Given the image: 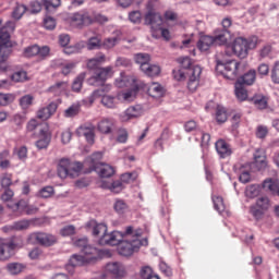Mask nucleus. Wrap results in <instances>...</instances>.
Instances as JSON below:
<instances>
[{"label":"nucleus","mask_w":279,"mask_h":279,"mask_svg":"<svg viewBox=\"0 0 279 279\" xmlns=\"http://www.w3.org/2000/svg\"><path fill=\"white\" fill-rule=\"evenodd\" d=\"M143 236V230L132 227V232L128 238H122V240L117 244L118 254L120 256H132L134 252H138L143 245H147V239L141 240Z\"/></svg>","instance_id":"1"},{"label":"nucleus","mask_w":279,"mask_h":279,"mask_svg":"<svg viewBox=\"0 0 279 279\" xmlns=\"http://www.w3.org/2000/svg\"><path fill=\"white\" fill-rule=\"evenodd\" d=\"M258 45V38L246 39L243 37H238L233 40V44L226 48L225 53L230 58L231 56H236L240 60H244L250 53V49H256Z\"/></svg>","instance_id":"2"},{"label":"nucleus","mask_w":279,"mask_h":279,"mask_svg":"<svg viewBox=\"0 0 279 279\" xmlns=\"http://www.w3.org/2000/svg\"><path fill=\"white\" fill-rule=\"evenodd\" d=\"M181 64V69L186 72L189 76L187 88L191 93H195L197 90V86H199V77L202 76V68L199 65H193L191 62V58L183 57L179 59Z\"/></svg>","instance_id":"3"},{"label":"nucleus","mask_w":279,"mask_h":279,"mask_svg":"<svg viewBox=\"0 0 279 279\" xmlns=\"http://www.w3.org/2000/svg\"><path fill=\"white\" fill-rule=\"evenodd\" d=\"M83 168L84 166L80 161L71 162L69 159H61L57 171L61 180H66V178H77Z\"/></svg>","instance_id":"4"},{"label":"nucleus","mask_w":279,"mask_h":279,"mask_svg":"<svg viewBox=\"0 0 279 279\" xmlns=\"http://www.w3.org/2000/svg\"><path fill=\"white\" fill-rule=\"evenodd\" d=\"M12 56V43L8 32L0 35V73L8 71V58Z\"/></svg>","instance_id":"5"},{"label":"nucleus","mask_w":279,"mask_h":279,"mask_svg":"<svg viewBox=\"0 0 279 279\" xmlns=\"http://www.w3.org/2000/svg\"><path fill=\"white\" fill-rule=\"evenodd\" d=\"M132 234V226L125 228L124 232L113 231L111 233L105 232L100 239H98L99 245H119L122 239H128Z\"/></svg>","instance_id":"6"},{"label":"nucleus","mask_w":279,"mask_h":279,"mask_svg":"<svg viewBox=\"0 0 279 279\" xmlns=\"http://www.w3.org/2000/svg\"><path fill=\"white\" fill-rule=\"evenodd\" d=\"M28 243L41 245L43 247H51L58 243V238L51 233L34 232L28 235Z\"/></svg>","instance_id":"7"},{"label":"nucleus","mask_w":279,"mask_h":279,"mask_svg":"<svg viewBox=\"0 0 279 279\" xmlns=\"http://www.w3.org/2000/svg\"><path fill=\"white\" fill-rule=\"evenodd\" d=\"M239 66H241V63H239L236 60H230L227 62L221 60L217 61V69H223L221 70V74L227 80H236L239 75Z\"/></svg>","instance_id":"8"},{"label":"nucleus","mask_w":279,"mask_h":279,"mask_svg":"<svg viewBox=\"0 0 279 279\" xmlns=\"http://www.w3.org/2000/svg\"><path fill=\"white\" fill-rule=\"evenodd\" d=\"M111 74L112 66L98 68L95 70L94 75L87 78V84L89 86H102Z\"/></svg>","instance_id":"9"},{"label":"nucleus","mask_w":279,"mask_h":279,"mask_svg":"<svg viewBox=\"0 0 279 279\" xmlns=\"http://www.w3.org/2000/svg\"><path fill=\"white\" fill-rule=\"evenodd\" d=\"M101 153H95L92 156L93 171H97L101 178H112L114 175V167L108 163H97L95 160H100Z\"/></svg>","instance_id":"10"},{"label":"nucleus","mask_w":279,"mask_h":279,"mask_svg":"<svg viewBox=\"0 0 279 279\" xmlns=\"http://www.w3.org/2000/svg\"><path fill=\"white\" fill-rule=\"evenodd\" d=\"M43 5L46 10V12H51V10H56L57 8H60L62 5L61 0H41V2H38V0L31 2V14H38L43 10Z\"/></svg>","instance_id":"11"},{"label":"nucleus","mask_w":279,"mask_h":279,"mask_svg":"<svg viewBox=\"0 0 279 279\" xmlns=\"http://www.w3.org/2000/svg\"><path fill=\"white\" fill-rule=\"evenodd\" d=\"M16 236L9 239L0 238V260H8L16 248Z\"/></svg>","instance_id":"12"},{"label":"nucleus","mask_w":279,"mask_h":279,"mask_svg":"<svg viewBox=\"0 0 279 279\" xmlns=\"http://www.w3.org/2000/svg\"><path fill=\"white\" fill-rule=\"evenodd\" d=\"M145 25H149L153 37L158 38V29L162 27V16L149 11L145 15Z\"/></svg>","instance_id":"13"},{"label":"nucleus","mask_w":279,"mask_h":279,"mask_svg":"<svg viewBox=\"0 0 279 279\" xmlns=\"http://www.w3.org/2000/svg\"><path fill=\"white\" fill-rule=\"evenodd\" d=\"M145 25H149L153 37L158 38V29L162 27V16L149 11L145 15Z\"/></svg>","instance_id":"14"},{"label":"nucleus","mask_w":279,"mask_h":279,"mask_svg":"<svg viewBox=\"0 0 279 279\" xmlns=\"http://www.w3.org/2000/svg\"><path fill=\"white\" fill-rule=\"evenodd\" d=\"M85 229L88 232H92V234L96 239H101V235H104V234H106V232H108V226L104 222H97V220H95V219L88 220L85 223Z\"/></svg>","instance_id":"15"},{"label":"nucleus","mask_w":279,"mask_h":279,"mask_svg":"<svg viewBox=\"0 0 279 279\" xmlns=\"http://www.w3.org/2000/svg\"><path fill=\"white\" fill-rule=\"evenodd\" d=\"M105 271L116 279L125 277V266L119 262L108 263L105 267Z\"/></svg>","instance_id":"16"},{"label":"nucleus","mask_w":279,"mask_h":279,"mask_svg":"<svg viewBox=\"0 0 279 279\" xmlns=\"http://www.w3.org/2000/svg\"><path fill=\"white\" fill-rule=\"evenodd\" d=\"M252 169V163H236L233 167L235 173L239 174V180L242 184H247L252 180L250 171Z\"/></svg>","instance_id":"17"},{"label":"nucleus","mask_w":279,"mask_h":279,"mask_svg":"<svg viewBox=\"0 0 279 279\" xmlns=\"http://www.w3.org/2000/svg\"><path fill=\"white\" fill-rule=\"evenodd\" d=\"M76 135L84 136L87 143H89V145H93V143H95V125H93L92 123H85L78 126L76 130Z\"/></svg>","instance_id":"18"},{"label":"nucleus","mask_w":279,"mask_h":279,"mask_svg":"<svg viewBox=\"0 0 279 279\" xmlns=\"http://www.w3.org/2000/svg\"><path fill=\"white\" fill-rule=\"evenodd\" d=\"M143 117V107L141 105H135L129 107L121 116L120 119L123 123H128L131 119H138Z\"/></svg>","instance_id":"19"},{"label":"nucleus","mask_w":279,"mask_h":279,"mask_svg":"<svg viewBox=\"0 0 279 279\" xmlns=\"http://www.w3.org/2000/svg\"><path fill=\"white\" fill-rule=\"evenodd\" d=\"M81 253H83V258H85L86 263H95L101 256V251L90 244L84 247Z\"/></svg>","instance_id":"20"},{"label":"nucleus","mask_w":279,"mask_h":279,"mask_svg":"<svg viewBox=\"0 0 279 279\" xmlns=\"http://www.w3.org/2000/svg\"><path fill=\"white\" fill-rule=\"evenodd\" d=\"M58 110V102H50L47 107H43L37 111V119H40L41 121H47L48 119H51L53 114H56V111Z\"/></svg>","instance_id":"21"},{"label":"nucleus","mask_w":279,"mask_h":279,"mask_svg":"<svg viewBox=\"0 0 279 279\" xmlns=\"http://www.w3.org/2000/svg\"><path fill=\"white\" fill-rule=\"evenodd\" d=\"M70 21L72 25H75L76 27H82V25H90L93 24V17L88 15V13L82 14V13H74Z\"/></svg>","instance_id":"22"},{"label":"nucleus","mask_w":279,"mask_h":279,"mask_svg":"<svg viewBox=\"0 0 279 279\" xmlns=\"http://www.w3.org/2000/svg\"><path fill=\"white\" fill-rule=\"evenodd\" d=\"M215 147L220 158H228V156H232V148L230 147V144H228L226 140H218L215 143Z\"/></svg>","instance_id":"23"},{"label":"nucleus","mask_w":279,"mask_h":279,"mask_svg":"<svg viewBox=\"0 0 279 279\" xmlns=\"http://www.w3.org/2000/svg\"><path fill=\"white\" fill-rule=\"evenodd\" d=\"M51 143V135L47 128H41L39 130V140L36 142L37 149H47Z\"/></svg>","instance_id":"24"},{"label":"nucleus","mask_w":279,"mask_h":279,"mask_svg":"<svg viewBox=\"0 0 279 279\" xmlns=\"http://www.w3.org/2000/svg\"><path fill=\"white\" fill-rule=\"evenodd\" d=\"M68 89H69V82L61 81V82H57L54 85L50 86L47 89V93H50L54 97H60L61 95H64V93H66Z\"/></svg>","instance_id":"25"},{"label":"nucleus","mask_w":279,"mask_h":279,"mask_svg":"<svg viewBox=\"0 0 279 279\" xmlns=\"http://www.w3.org/2000/svg\"><path fill=\"white\" fill-rule=\"evenodd\" d=\"M254 166L257 171H263L267 169V157L265 156V151L263 149H257L254 154Z\"/></svg>","instance_id":"26"},{"label":"nucleus","mask_w":279,"mask_h":279,"mask_svg":"<svg viewBox=\"0 0 279 279\" xmlns=\"http://www.w3.org/2000/svg\"><path fill=\"white\" fill-rule=\"evenodd\" d=\"M236 82L244 86H252L256 82V70H248L242 76H240Z\"/></svg>","instance_id":"27"},{"label":"nucleus","mask_w":279,"mask_h":279,"mask_svg":"<svg viewBox=\"0 0 279 279\" xmlns=\"http://www.w3.org/2000/svg\"><path fill=\"white\" fill-rule=\"evenodd\" d=\"M213 45H216L215 37L208 35L201 36L197 41V48L199 51H208Z\"/></svg>","instance_id":"28"},{"label":"nucleus","mask_w":279,"mask_h":279,"mask_svg":"<svg viewBox=\"0 0 279 279\" xmlns=\"http://www.w3.org/2000/svg\"><path fill=\"white\" fill-rule=\"evenodd\" d=\"M101 88L96 89L92 93V95L88 97V101L89 104H95V99L99 98V97H104L106 96V93H110V90H112V85L110 84H104L100 85Z\"/></svg>","instance_id":"29"},{"label":"nucleus","mask_w":279,"mask_h":279,"mask_svg":"<svg viewBox=\"0 0 279 279\" xmlns=\"http://www.w3.org/2000/svg\"><path fill=\"white\" fill-rule=\"evenodd\" d=\"M230 29L217 28L215 31L214 40L216 45H226L228 43V38H230Z\"/></svg>","instance_id":"30"},{"label":"nucleus","mask_w":279,"mask_h":279,"mask_svg":"<svg viewBox=\"0 0 279 279\" xmlns=\"http://www.w3.org/2000/svg\"><path fill=\"white\" fill-rule=\"evenodd\" d=\"M106 62V54L99 53L98 56L92 58L87 62V69L90 71H97L99 69L100 64H104Z\"/></svg>","instance_id":"31"},{"label":"nucleus","mask_w":279,"mask_h":279,"mask_svg":"<svg viewBox=\"0 0 279 279\" xmlns=\"http://www.w3.org/2000/svg\"><path fill=\"white\" fill-rule=\"evenodd\" d=\"M147 77H158L160 75V65L148 63L143 65L142 70Z\"/></svg>","instance_id":"32"},{"label":"nucleus","mask_w":279,"mask_h":279,"mask_svg":"<svg viewBox=\"0 0 279 279\" xmlns=\"http://www.w3.org/2000/svg\"><path fill=\"white\" fill-rule=\"evenodd\" d=\"M148 95L154 99H160L165 95V88L158 83H153L148 87Z\"/></svg>","instance_id":"33"},{"label":"nucleus","mask_w":279,"mask_h":279,"mask_svg":"<svg viewBox=\"0 0 279 279\" xmlns=\"http://www.w3.org/2000/svg\"><path fill=\"white\" fill-rule=\"evenodd\" d=\"M113 128L114 121L110 119H102L100 122H98V130L101 132V134H110Z\"/></svg>","instance_id":"34"},{"label":"nucleus","mask_w":279,"mask_h":279,"mask_svg":"<svg viewBox=\"0 0 279 279\" xmlns=\"http://www.w3.org/2000/svg\"><path fill=\"white\" fill-rule=\"evenodd\" d=\"M20 107L22 110H29L34 106V95L26 94L19 99Z\"/></svg>","instance_id":"35"},{"label":"nucleus","mask_w":279,"mask_h":279,"mask_svg":"<svg viewBox=\"0 0 279 279\" xmlns=\"http://www.w3.org/2000/svg\"><path fill=\"white\" fill-rule=\"evenodd\" d=\"M27 201L21 199L17 203H9L8 208L12 210V213H24L27 210Z\"/></svg>","instance_id":"36"},{"label":"nucleus","mask_w":279,"mask_h":279,"mask_svg":"<svg viewBox=\"0 0 279 279\" xmlns=\"http://www.w3.org/2000/svg\"><path fill=\"white\" fill-rule=\"evenodd\" d=\"M84 80H86V73H80L72 83L73 93H80L82 90V86H84Z\"/></svg>","instance_id":"37"},{"label":"nucleus","mask_w":279,"mask_h":279,"mask_svg":"<svg viewBox=\"0 0 279 279\" xmlns=\"http://www.w3.org/2000/svg\"><path fill=\"white\" fill-rule=\"evenodd\" d=\"M102 41L98 36L90 37L86 43V48L88 51H95L97 49H101Z\"/></svg>","instance_id":"38"},{"label":"nucleus","mask_w":279,"mask_h":279,"mask_svg":"<svg viewBox=\"0 0 279 279\" xmlns=\"http://www.w3.org/2000/svg\"><path fill=\"white\" fill-rule=\"evenodd\" d=\"M263 187L266 189V191H270L272 195L279 196V184L277 183V181L267 179L264 181Z\"/></svg>","instance_id":"39"},{"label":"nucleus","mask_w":279,"mask_h":279,"mask_svg":"<svg viewBox=\"0 0 279 279\" xmlns=\"http://www.w3.org/2000/svg\"><path fill=\"white\" fill-rule=\"evenodd\" d=\"M235 96L239 101H245L247 99V89H245V85L235 82Z\"/></svg>","instance_id":"40"},{"label":"nucleus","mask_w":279,"mask_h":279,"mask_svg":"<svg viewBox=\"0 0 279 279\" xmlns=\"http://www.w3.org/2000/svg\"><path fill=\"white\" fill-rule=\"evenodd\" d=\"M134 60L136 64H140V69L142 70L143 66L147 65L148 62H150L151 57L148 53L140 52L134 56Z\"/></svg>","instance_id":"41"},{"label":"nucleus","mask_w":279,"mask_h":279,"mask_svg":"<svg viewBox=\"0 0 279 279\" xmlns=\"http://www.w3.org/2000/svg\"><path fill=\"white\" fill-rule=\"evenodd\" d=\"M102 189H109L111 193H121L123 183L122 181H113L111 184L102 183Z\"/></svg>","instance_id":"42"},{"label":"nucleus","mask_w":279,"mask_h":279,"mask_svg":"<svg viewBox=\"0 0 279 279\" xmlns=\"http://www.w3.org/2000/svg\"><path fill=\"white\" fill-rule=\"evenodd\" d=\"M27 12V7L24 4H16L12 12V17L15 19V21H19L23 19V14Z\"/></svg>","instance_id":"43"},{"label":"nucleus","mask_w":279,"mask_h":279,"mask_svg":"<svg viewBox=\"0 0 279 279\" xmlns=\"http://www.w3.org/2000/svg\"><path fill=\"white\" fill-rule=\"evenodd\" d=\"M85 263H87L85 257L83 255H77V254L72 255L69 260V265H71V267H80Z\"/></svg>","instance_id":"44"},{"label":"nucleus","mask_w":279,"mask_h":279,"mask_svg":"<svg viewBox=\"0 0 279 279\" xmlns=\"http://www.w3.org/2000/svg\"><path fill=\"white\" fill-rule=\"evenodd\" d=\"M216 120L218 123H226L228 121V112L226 108L218 106L216 109Z\"/></svg>","instance_id":"45"},{"label":"nucleus","mask_w":279,"mask_h":279,"mask_svg":"<svg viewBox=\"0 0 279 279\" xmlns=\"http://www.w3.org/2000/svg\"><path fill=\"white\" fill-rule=\"evenodd\" d=\"M121 39L119 37H108L102 41L104 49H114Z\"/></svg>","instance_id":"46"},{"label":"nucleus","mask_w":279,"mask_h":279,"mask_svg":"<svg viewBox=\"0 0 279 279\" xmlns=\"http://www.w3.org/2000/svg\"><path fill=\"white\" fill-rule=\"evenodd\" d=\"M7 269H8L9 274H11L12 276H19V274H21V271H23L24 266L19 263H11V264L7 265Z\"/></svg>","instance_id":"47"},{"label":"nucleus","mask_w":279,"mask_h":279,"mask_svg":"<svg viewBox=\"0 0 279 279\" xmlns=\"http://www.w3.org/2000/svg\"><path fill=\"white\" fill-rule=\"evenodd\" d=\"M253 104L258 108V110H265V108H267V97L262 95L255 96L253 98Z\"/></svg>","instance_id":"48"},{"label":"nucleus","mask_w":279,"mask_h":279,"mask_svg":"<svg viewBox=\"0 0 279 279\" xmlns=\"http://www.w3.org/2000/svg\"><path fill=\"white\" fill-rule=\"evenodd\" d=\"M14 229L17 232H21L23 230L29 229V226H32V220L23 219L20 221L13 222Z\"/></svg>","instance_id":"49"},{"label":"nucleus","mask_w":279,"mask_h":279,"mask_svg":"<svg viewBox=\"0 0 279 279\" xmlns=\"http://www.w3.org/2000/svg\"><path fill=\"white\" fill-rule=\"evenodd\" d=\"M12 82H27L29 81V76H27V72L26 71H17L15 73L12 74L11 76Z\"/></svg>","instance_id":"50"},{"label":"nucleus","mask_w":279,"mask_h":279,"mask_svg":"<svg viewBox=\"0 0 279 279\" xmlns=\"http://www.w3.org/2000/svg\"><path fill=\"white\" fill-rule=\"evenodd\" d=\"M101 104L105 108H117V98L114 96H102Z\"/></svg>","instance_id":"51"},{"label":"nucleus","mask_w":279,"mask_h":279,"mask_svg":"<svg viewBox=\"0 0 279 279\" xmlns=\"http://www.w3.org/2000/svg\"><path fill=\"white\" fill-rule=\"evenodd\" d=\"M214 208L219 214L226 210V205L223 204V198L221 196H213Z\"/></svg>","instance_id":"52"},{"label":"nucleus","mask_w":279,"mask_h":279,"mask_svg":"<svg viewBox=\"0 0 279 279\" xmlns=\"http://www.w3.org/2000/svg\"><path fill=\"white\" fill-rule=\"evenodd\" d=\"M16 99L14 94L0 93V106H10Z\"/></svg>","instance_id":"53"},{"label":"nucleus","mask_w":279,"mask_h":279,"mask_svg":"<svg viewBox=\"0 0 279 279\" xmlns=\"http://www.w3.org/2000/svg\"><path fill=\"white\" fill-rule=\"evenodd\" d=\"M270 80L272 84H279V61L275 62L270 70Z\"/></svg>","instance_id":"54"},{"label":"nucleus","mask_w":279,"mask_h":279,"mask_svg":"<svg viewBox=\"0 0 279 279\" xmlns=\"http://www.w3.org/2000/svg\"><path fill=\"white\" fill-rule=\"evenodd\" d=\"M250 214L258 221L259 219H263L265 211L260 207H257V205H252L250 207Z\"/></svg>","instance_id":"55"},{"label":"nucleus","mask_w":279,"mask_h":279,"mask_svg":"<svg viewBox=\"0 0 279 279\" xmlns=\"http://www.w3.org/2000/svg\"><path fill=\"white\" fill-rule=\"evenodd\" d=\"M259 193L260 186L258 185H248L245 191L246 197L251 198L258 197Z\"/></svg>","instance_id":"56"},{"label":"nucleus","mask_w":279,"mask_h":279,"mask_svg":"<svg viewBox=\"0 0 279 279\" xmlns=\"http://www.w3.org/2000/svg\"><path fill=\"white\" fill-rule=\"evenodd\" d=\"M129 21L134 25H138L143 21V14L141 11H132L129 13Z\"/></svg>","instance_id":"57"},{"label":"nucleus","mask_w":279,"mask_h":279,"mask_svg":"<svg viewBox=\"0 0 279 279\" xmlns=\"http://www.w3.org/2000/svg\"><path fill=\"white\" fill-rule=\"evenodd\" d=\"M255 206L264 211L269 210V198L267 196H262L257 198Z\"/></svg>","instance_id":"58"},{"label":"nucleus","mask_w":279,"mask_h":279,"mask_svg":"<svg viewBox=\"0 0 279 279\" xmlns=\"http://www.w3.org/2000/svg\"><path fill=\"white\" fill-rule=\"evenodd\" d=\"M136 178H138V174H136V172H126L120 177V180L124 184H130V182H134Z\"/></svg>","instance_id":"59"},{"label":"nucleus","mask_w":279,"mask_h":279,"mask_svg":"<svg viewBox=\"0 0 279 279\" xmlns=\"http://www.w3.org/2000/svg\"><path fill=\"white\" fill-rule=\"evenodd\" d=\"M54 193L53 186H45L38 192V197H43L44 199H47L51 197Z\"/></svg>","instance_id":"60"},{"label":"nucleus","mask_w":279,"mask_h":279,"mask_svg":"<svg viewBox=\"0 0 279 279\" xmlns=\"http://www.w3.org/2000/svg\"><path fill=\"white\" fill-rule=\"evenodd\" d=\"M2 189H10L12 186V174L4 173L0 179Z\"/></svg>","instance_id":"61"},{"label":"nucleus","mask_w":279,"mask_h":279,"mask_svg":"<svg viewBox=\"0 0 279 279\" xmlns=\"http://www.w3.org/2000/svg\"><path fill=\"white\" fill-rule=\"evenodd\" d=\"M61 236H73L75 234V226L68 225L60 230Z\"/></svg>","instance_id":"62"},{"label":"nucleus","mask_w":279,"mask_h":279,"mask_svg":"<svg viewBox=\"0 0 279 279\" xmlns=\"http://www.w3.org/2000/svg\"><path fill=\"white\" fill-rule=\"evenodd\" d=\"M172 75L177 82H184L186 80V71L182 69L173 70Z\"/></svg>","instance_id":"63"},{"label":"nucleus","mask_w":279,"mask_h":279,"mask_svg":"<svg viewBox=\"0 0 279 279\" xmlns=\"http://www.w3.org/2000/svg\"><path fill=\"white\" fill-rule=\"evenodd\" d=\"M113 208L116 211L119 213V215H123V213H125V210H128V204H125L121 199H118V201H116Z\"/></svg>","instance_id":"64"}]
</instances>
